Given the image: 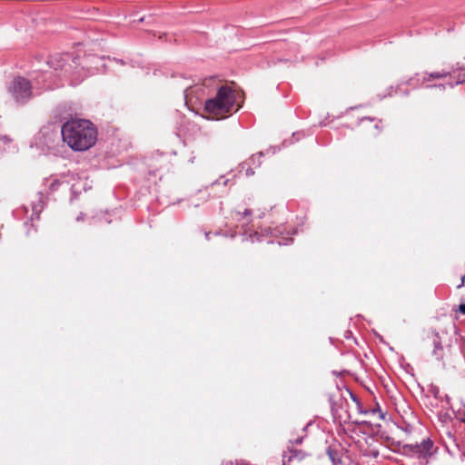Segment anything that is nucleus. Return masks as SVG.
I'll return each instance as SVG.
<instances>
[{"mask_svg":"<svg viewBox=\"0 0 465 465\" xmlns=\"http://www.w3.org/2000/svg\"><path fill=\"white\" fill-rule=\"evenodd\" d=\"M374 129H375L374 136L379 135L381 132V129L377 124L374 125Z\"/></svg>","mask_w":465,"mask_h":465,"instance_id":"nucleus-10","label":"nucleus"},{"mask_svg":"<svg viewBox=\"0 0 465 465\" xmlns=\"http://www.w3.org/2000/svg\"><path fill=\"white\" fill-rule=\"evenodd\" d=\"M430 333L433 337V342H434L433 354L436 356L437 359H440V358H442L443 347L441 345L440 334L435 330H432L430 331Z\"/></svg>","mask_w":465,"mask_h":465,"instance_id":"nucleus-5","label":"nucleus"},{"mask_svg":"<svg viewBox=\"0 0 465 465\" xmlns=\"http://www.w3.org/2000/svg\"><path fill=\"white\" fill-rule=\"evenodd\" d=\"M458 311L465 315V304H460Z\"/></svg>","mask_w":465,"mask_h":465,"instance_id":"nucleus-11","label":"nucleus"},{"mask_svg":"<svg viewBox=\"0 0 465 465\" xmlns=\"http://www.w3.org/2000/svg\"><path fill=\"white\" fill-rule=\"evenodd\" d=\"M464 282H465V275H464V276H462V278H461V282H460V284H459V285H458V288L462 287V286L464 285Z\"/></svg>","mask_w":465,"mask_h":465,"instance_id":"nucleus-13","label":"nucleus"},{"mask_svg":"<svg viewBox=\"0 0 465 465\" xmlns=\"http://www.w3.org/2000/svg\"><path fill=\"white\" fill-rule=\"evenodd\" d=\"M344 404L348 405L346 399L342 396H340L339 399L332 401L331 411L334 417L346 421L347 420L351 419V414L348 410L344 409Z\"/></svg>","mask_w":465,"mask_h":465,"instance_id":"nucleus-4","label":"nucleus"},{"mask_svg":"<svg viewBox=\"0 0 465 465\" xmlns=\"http://www.w3.org/2000/svg\"><path fill=\"white\" fill-rule=\"evenodd\" d=\"M449 74V73L447 72H435V73H431L428 76H424L423 77V82H426V81H430L431 79H440V78H444L446 77L447 75Z\"/></svg>","mask_w":465,"mask_h":465,"instance_id":"nucleus-7","label":"nucleus"},{"mask_svg":"<svg viewBox=\"0 0 465 465\" xmlns=\"http://www.w3.org/2000/svg\"><path fill=\"white\" fill-rule=\"evenodd\" d=\"M463 83H465V78L459 79V80L457 81V84H463Z\"/></svg>","mask_w":465,"mask_h":465,"instance_id":"nucleus-14","label":"nucleus"},{"mask_svg":"<svg viewBox=\"0 0 465 465\" xmlns=\"http://www.w3.org/2000/svg\"><path fill=\"white\" fill-rule=\"evenodd\" d=\"M348 394L349 396L351 398L352 401L355 403V405L357 406V408L360 407V402L359 401L357 400V398L355 397L354 394H352L351 391H348Z\"/></svg>","mask_w":465,"mask_h":465,"instance_id":"nucleus-8","label":"nucleus"},{"mask_svg":"<svg viewBox=\"0 0 465 465\" xmlns=\"http://www.w3.org/2000/svg\"><path fill=\"white\" fill-rule=\"evenodd\" d=\"M288 452L290 453V455H288L287 452L283 453L282 465H285L286 461H291L293 458L300 460H302L305 456V453L302 450L288 449Z\"/></svg>","mask_w":465,"mask_h":465,"instance_id":"nucleus-6","label":"nucleus"},{"mask_svg":"<svg viewBox=\"0 0 465 465\" xmlns=\"http://www.w3.org/2000/svg\"><path fill=\"white\" fill-rule=\"evenodd\" d=\"M235 103L234 91L227 86H221L214 97L206 100L204 111L212 118L223 119L230 114Z\"/></svg>","mask_w":465,"mask_h":465,"instance_id":"nucleus-2","label":"nucleus"},{"mask_svg":"<svg viewBox=\"0 0 465 465\" xmlns=\"http://www.w3.org/2000/svg\"><path fill=\"white\" fill-rule=\"evenodd\" d=\"M249 214H251V211H249V210H245V212H244V215H249Z\"/></svg>","mask_w":465,"mask_h":465,"instance_id":"nucleus-15","label":"nucleus"},{"mask_svg":"<svg viewBox=\"0 0 465 465\" xmlns=\"http://www.w3.org/2000/svg\"><path fill=\"white\" fill-rule=\"evenodd\" d=\"M63 141L74 151H86L93 147L98 132L94 124L85 119H71L62 126Z\"/></svg>","mask_w":465,"mask_h":465,"instance_id":"nucleus-1","label":"nucleus"},{"mask_svg":"<svg viewBox=\"0 0 465 465\" xmlns=\"http://www.w3.org/2000/svg\"><path fill=\"white\" fill-rule=\"evenodd\" d=\"M262 153H259L257 155L256 154H253L252 155V157L250 158L251 161L254 162L255 161V158L258 157L260 158L262 156Z\"/></svg>","mask_w":465,"mask_h":465,"instance_id":"nucleus-12","label":"nucleus"},{"mask_svg":"<svg viewBox=\"0 0 465 465\" xmlns=\"http://www.w3.org/2000/svg\"><path fill=\"white\" fill-rule=\"evenodd\" d=\"M245 174H246L247 176H251V175L254 174V171H253L251 167H248V168L246 169V171H245Z\"/></svg>","mask_w":465,"mask_h":465,"instance_id":"nucleus-9","label":"nucleus"},{"mask_svg":"<svg viewBox=\"0 0 465 465\" xmlns=\"http://www.w3.org/2000/svg\"><path fill=\"white\" fill-rule=\"evenodd\" d=\"M9 92L17 102H24L31 96L30 83L25 78L17 77L10 85Z\"/></svg>","mask_w":465,"mask_h":465,"instance_id":"nucleus-3","label":"nucleus"}]
</instances>
